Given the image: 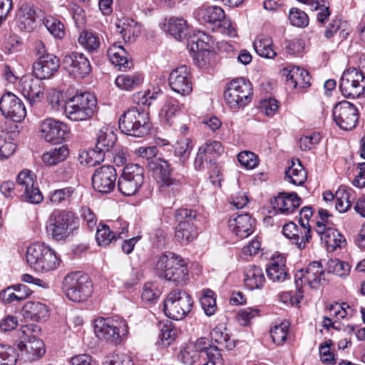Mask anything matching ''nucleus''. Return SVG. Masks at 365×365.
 <instances>
[{
	"label": "nucleus",
	"instance_id": "obj_1",
	"mask_svg": "<svg viewBox=\"0 0 365 365\" xmlns=\"http://www.w3.org/2000/svg\"><path fill=\"white\" fill-rule=\"evenodd\" d=\"M155 268L160 277L175 285H182L187 279L188 269L184 259L173 252H167L158 257Z\"/></svg>",
	"mask_w": 365,
	"mask_h": 365
},
{
	"label": "nucleus",
	"instance_id": "obj_2",
	"mask_svg": "<svg viewBox=\"0 0 365 365\" xmlns=\"http://www.w3.org/2000/svg\"><path fill=\"white\" fill-rule=\"evenodd\" d=\"M79 227V220L72 212L56 210L52 212L46 225L48 235L57 241L72 237Z\"/></svg>",
	"mask_w": 365,
	"mask_h": 365
},
{
	"label": "nucleus",
	"instance_id": "obj_3",
	"mask_svg": "<svg viewBox=\"0 0 365 365\" xmlns=\"http://www.w3.org/2000/svg\"><path fill=\"white\" fill-rule=\"evenodd\" d=\"M118 127L126 135L143 138L149 133L151 128L149 114L137 107L129 108L119 118Z\"/></svg>",
	"mask_w": 365,
	"mask_h": 365
},
{
	"label": "nucleus",
	"instance_id": "obj_4",
	"mask_svg": "<svg viewBox=\"0 0 365 365\" xmlns=\"http://www.w3.org/2000/svg\"><path fill=\"white\" fill-rule=\"evenodd\" d=\"M26 259L31 269L41 272L52 271L60 264L55 251L44 243L36 242L29 246Z\"/></svg>",
	"mask_w": 365,
	"mask_h": 365
},
{
	"label": "nucleus",
	"instance_id": "obj_5",
	"mask_svg": "<svg viewBox=\"0 0 365 365\" xmlns=\"http://www.w3.org/2000/svg\"><path fill=\"white\" fill-rule=\"evenodd\" d=\"M97 100L89 92L81 93L71 97L66 106V115L73 121L90 119L96 112Z\"/></svg>",
	"mask_w": 365,
	"mask_h": 365
},
{
	"label": "nucleus",
	"instance_id": "obj_6",
	"mask_svg": "<svg viewBox=\"0 0 365 365\" xmlns=\"http://www.w3.org/2000/svg\"><path fill=\"white\" fill-rule=\"evenodd\" d=\"M63 288L67 297L75 302L86 301L93 292L89 277L81 272L68 274L63 279Z\"/></svg>",
	"mask_w": 365,
	"mask_h": 365
},
{
	"label": "nucleus",
	"instance_id": "obj_7",
	"mask_svg": "<svg viewBox=\"0 0 365 365\" xmlns=\"http://www.w3.org/2000/svg\"><path fill=\"white\" fill-rule=\"evenodd\" d=\"M252 96V86L250 81L243 78L231 81L224 92L226 103L231 108H240L250 103Z\"/></svg>",
	"mask_w": 365,
	"mask_h": 365
},
{
	"label": "nucleus",
	"instance_id": "obj_8",
	"mask_svg": "<svg viewBox=\"0 0 365 365\" xmlns=\"http://www.w3.org/2000/svg\"><path fill=\"white\" fill-rule=\"evenodd\" d=\"M193 302L185 291L170 292L164 301V312L170 319H184L190 312Z\"/></svg>",
	"mask_w": 365,
	"mask_h": 365
},
{
	"label": "nucleus",
	"instance_id": "obj_9",
	"mask_svg": "<svg viewBox=\"0 0 365 365\" xmlns=\"http://www.w3.org/2000/svg\"><path fill=\"white\" fill-rule=\"evenodd\" d=\"M144 182V169L138 164H128L118 178V190L125 196L136 194Z\"/></svg>",
	"mask_w": 365,
	"mask_h": 365
},
{
	"label": "nucleus",
	"instance_id": "obj_10",
	"mask_svg": "<svg viewBox=\"0 0 365 365\" xmlns=\"http://www.w3.org/2000/svg\"><path fill=\"white\" fill-rule=\"evenodd\" d=\"M339 89L346 98H359L365 92V73L356 68L344 71L339 81Z\"/></svg>",
	"mask_w": 365,
	"mask_h": 365
},
{
	"label": "nucleus",
	"instance_id": "obj_11",
	"mask_svg": "<svg viewBox=\"0 0 365 365\" xmlns=\"http://www.w3.org/2000/svg\"><path fill=\"white\" fill-rule=\"evenodd\" d=\"M333 118L339 128L349 130L354 128L358 123L359 110L353 103L343 101L334 107Z\"/></svg>",
	"mask_w": 365,
	"mask_h": 365
},
{
	"label": "nucleus",
	"instance_id": "obj_12",
	"mask_svg": "<svg viewBox=\"0 0 365 365\" xmlns=\"http://www.w3.org/2000/svg\"><path fill=\"white\" fill-rule=\"evenodd\" d=\"M40 136L53 144L61 143L68 137L67 125L56 119L47 118L39 124Z\"/></svg>",
	"mask_w": 365,
	"mask_h": 365
},
{
	"label": "nucleus",
	"instance_id": "obj_13",
	"mask_svg": "<svg viewBox=\"0 0 365 365\" xmlns=\"http://www.w3.org/2000/svg\"><path fill=\"white\" fill-rule=\"evenodd\" d=\"M128 327L113 324V321H93V331L96 336L101 340L117 344L121 341L122 336L127 332Z\"/></svg>",
	"mask_w": 365,
	"mask_h": 365
},
{
	"label": "nucleus",
	"instance_id": "obj_14",
	"mask_svg": "<svg viewBox=\"0 0 365 365\" xmlns=\"http://www.w3.org/2000/svg\"><path fill=\"white\" fill-rule=\"evenodd\" d=\"M63 68L76 78H83L91 71L88 58L82 53L72 52L64 56Z\"/></svg>",
	"mask_w": 365,
	"mask_h": 365
},
{
	"label": "nucleus",
	"instance_id": "obj_15",
	"mask_svg": "<svg viewBox=\"0 0 365 365\" xmlns=\"http://www.w3.org/2000/svg\"><path fill=\"white\" fill-rule=\"evenodd\" d=\"M202 19L210 24H217L222 33L230 37L237 36V31L230 19L225 16L223 9L220 6H208L201 10Z\"/></svg>",
	"mask_w": 365,
	"mask_h": 365
},
{
	"label": "nucleus",
	"instance_id": "obj_16",
	"mask_svg": "<svg viewBox=\"0 0 365 365\" xmlns=\"http://www.w3.org/2000/svg\"><path fill=\"white\" fill-rule=\"evenodd\" d=\"M116 170L111 165H103L97 169L92 176V185L95 190L101 193H110L115 187Z\"/></svg>",
	"mask_w": 365,
	"mask_h": 365
},
{
	"label": "nucleus",
	"instance_id": "obj_17",
	"mask_svg": "<svg viewBox=\"0 0 365 365\" xmlns=\"http://www.w3.org/2000/svg\"><path fill=\"white\" fill-rule=\"evenodd\" d=\"M0 110L3 115L14 122H20L26 115V108L22 101L14 94L7 93L0 100Z\"/></svg>",
	"mask_w": 365,
	"mask_h": 365
},
{
	"label": "nucleus",
	"instance_id": "obj_18",
	"mask_svg": "<svg viewBox=\"0 0 365 365\" xmlns=\"http://www.w3.org/2000/svg\"><path fill=\"white\" fill-rule=\"evenodd\" d=\"M16 184L18 187H21V190H24L23 197L25 201L32 204H38L43 200L42 193L35 185L36 181L30 170L21 171L16 177Z\"/></svg>",
	"mask_w": 365,
	"mask_h": 365
},
{
	"label": "nucleus",
	"instance_id": "obj_19",
	"mask_svg": "<svg viewBox=\"0 0 365 365\" xmlns=\"http://www.w3.org/2000/svg\"><path fill=\"white\" fill-rule=\"evenodd\" d=\"M168 81L170 88L182 96H187L192 91L190 71L186 66H180L173 70Z\"/></svg>",
	"mask_w": 365,
	"mask_h": 365
},
{
	"label": "nucleus",
	"instance_id": "obj_20",
	"mask_svg": "<svg viewBox=\"0 0 365 365\" xmlns=\"http://www.w3.org/2000/svg\"><path fill=\"white\" fill-rule=\"evenodd\" d=\"M60 66L59 60L56 56L46 53L40 56L38 61L33 65V73L35 77L41 79H48L53 76Z\"/></svg>",
	"mask_w": 365,
	"mask_h": 365
},
{
	"label": "nucleus",
	"instance_id": "obj_21",
	"mask_svg": "<svg viewBox=\"0 0 365 365\" xmlns=\"http://www.w3.org/2000/svg\"><path fill=\"white\" fill-rule=\"evenodd\" d=\"M207 344L205 338H200L196 341L187 343L181 350L179 359L184 364L189 365H200L202 352Z\"/></svg>",
	"mask_w": 365,
	"mask_h": 365
},
{
	"label": "nucleus",
	"instance_id": "obj_22",
	"mask_svg": "<svg viewBox=\"0 0 365 365\" xmlns=\"http://www.w3.org/2000/svg\"><path fill=\"white\" fill-rule=\"evenodd\" d=\"M283 235L288 238L292 244L294 245L299 250H302L312 239L311 231L306 227H300L290 222L284 225Z\"/></svg>",
	"mask_w": 365,
	"mask_h": 365
},
{
	"label": "nucleus",
	"instance_id": "obj_23",
	"mask_svg": "<svg viewBox=\"0 0 365 365\" xmlns=\"http://www.w3.org/2000/svg\"><path fill=\"white\" fill-rule=\"evenodd\" d=\"M302 200L296 192H280L271 200L272 208L283 215H289L301 205Z\"/></svg>",
	"mask_w": 365,
	"mask_h": 365
},
{
	"label": "nucleus",
	"instance_id": "obj_24",
	"mask_svg": "<svg viewBox=\"0 0 365 365\" xmlns=\"http://www.w3.org/2000/svg\"><path fill=\"white\" fill-rule=\"evenodd\" d=\"M324 272L320 262L314 261L304 270L300 271V275L296 274V280H299L302 287V279H304L312 288H318L322 281H324Z\"/></svg>",
	"mask_w": 365,
	"mask_h": 365
},
{
	"label": "nucleus",
	"instance_id": "obj_25",
	"mask_svg": "<svg viewBox=\"0 0 365 365\" xmlns=\"http://www.w3.org/2000/svg\"><path fill=\"white\" fill-rule=\"evenodd\" d=\"M254 220L251 216L247 214L237 215L232 217L229 220V228L236 236L240 238H245L253 232Z\"/></svg>",
	"mask_w": 365,
	"mask_h": 365
},
{
	"label": "nucleus",
	"instance_id": "obj_26",
	"mask_svg": "<svg viewBox=\"0 0 365 365\" xmlns=\"http://www.w3.org/2000/svg\"><path fill=\"white\" fill-rule=\"evenodd\" d=\"M17 347L21 355L30 361L41 357L46 351L43 341L36 337H32L26 341H20Z\"/></svg>",
	"mask_w": 365,
	"mask_h": 365
},
{
	"label": "nucleus",
	"instance_id": "obj_27",
	"mask_svg": "<svg viewBox=\"0 0 365 365\" xmlns=\"http://www.w3.org/2000/svg\"><path fill=\"white\" fill-rule=\"evenodd\" d=\"M115 26L117 31L120 34L125 42L130 41L138 36L140 34L142 27L140 23L128 16L118 19Z\"/></svg>",
	"mask_w": 365,
	"mask_h": 365
},
{
	"label": "nucleus",
	"instance_id": "obj_28",
	"mask_svg": "<svg viewBox=\"0 0 365 365\" xmlns=\"http://www.w3.org/2000/svg\"><path fill=\"white\" fill-rule=\"evenodd\" d=\"M284 75H286L287 83L293 88H304L310 86L311 77L309 72L299 66L285 68Z\"/></svg>",
	"mask_w": 365,
	"mask_h": 365
},
{
	"label": "nucleus",
	"instance_id": "obj_29",
	"mask_svg": "<svg viewBox=\"0 0 365 365\" xmlns=\"http://www.w3.org/2000/svg\"><path fill=\"white\" fill-rule=\"evenodd\" d=\"M128 225L125 222L122 231L118 233L111 231L109 227L105 224H100L97 228L96 239L98 244L101 246H107L115 241L117 238L123 239L127 237Z\"/></svg>",
	"mask_w": 365,
	"mask_h": 365
},
{
	"label": "nucleus",
	"instance_id": "obj_30",
	"mask_svg": "<svg viewBox=\"0 0 365 365\" xmlns=\"http://www.w3.org/2000/svg\"><path fill=\"white\" fill-rule=\"evenodd\" d=\"M108 56L115 66L119 70H126L132 66V62L128 59V52L121 45L116 43L110 46L108 49Z\"/></svg>",
	"mask_w": 365,
	"mask_h": 365
},
{
	"label": "nucleus",
	"instance_id": "obj_31",
	"mask_svg": "<svg viewBox=\"0 0 365 365\" xmlns=\"http://www.w3.org/2000/svg\"><path fill=\"white\" fill-rule=\"evenodd\" d=\"M266 272L269 279L274 282H282L289 277L285 260L282 257L272 259Z\"/></svg>",
	"mask_w": 365,
	"mask_h": 365
},
{
	"label": "nucleus",
	"instance_id": "obj_32",
	"mask_svg": "<svg viewBox=\"0 0 365 365\" xmlns=\"http://www.w3.org/2000/svg\"><path fill=\"white\" fill-rule=\"evenodd\" d=\"M41 78L36 77H24L21 81L22 93L25 97L31 101H35L43 96V87Z\"/></svg>",
	"mask_w": 365,
	"mask_h": 365
},
{
	"label": "nucleus",
	"instance_id": "obj_33",
	"mask_svg": "<svg viewBox=\"0 0 365 365\" xmlns=\"http://www.w3.org/2000/svg\"><path fill=\"white\" fill-rule=\"evenodd\" d=\"M117 140L116 133L112 127H103L98 132L96 146L97 149L109 153Z\"/></svg>",
	"mask_w": 365,
	"mask_h": 365
},
{
	"label": "nucleus",
	"instance_id": "obj_34",
	"mask_svg": "<svg viewBox=\"0 0 365 365\" xmlns=\"http://www.w3.org/2000/svg\"><path fill=\"white\" fill-rule=\"evenodd\" d=\"M335 208L341 213H344L350 209L355 200L354 191L346 186H340L335 193Z\"/></svg>",
	"mask_w": 365,
	"mask_h": 365
},
{
	"label": "nucleus",
	"instance_id": "obj_35",
	"mask_svg": "<svg viewBox=\"0 0 365 365\" xmlns=\"http://www.w3.org/2000/svg\"><path fill=\"white\" fill-rule=\"evenodd\" d=\"M25 319H41L49 317V309L46 305L39 302H27L21 309Z\"/></svg>",
	"mask_w": 365,
	"mask_h": 365
},
{
	"label": "nucleus",
	"instance_id": "obj_36",
	"mask_svg": "<svg viewBox=\"0 0 365 365\" xmlns=\"http://www.w3.org/2000/svg\"><path fill=\"white\" fill-rule=\"evenodd\" d=\"M265 278L262 269L257 266H250L245 271V285L250 290L262 287Z\"/></svg>",
	"mask_w": 365,
	"mask_h": 365
},
{
	"label": "nucleus",
	"instance_id": "obj_37",
	"mask_svg": "<svg viewBox=\"0 0 365 365\" xmlns=\"http://www.w3.org/2000/svg\"><path fill=\"white\" fill-rule=\"evenodd\" d=\"M148 168L155 175L158 182L171 178L173 168L168 161L162 158H155L147 164Z\"/></svg>",
	"mask_w": 365,
	"mask_h": 365
},
{
	"label": "nucleus",
	"instance_id": "obj_38",
	"mask_svg": "<svg viewBox=\"0 0 365 365\" xmlns=\"http://www.w3.org/2000/svg\"><path fill=\"white\" fill-rule=\"evenodd\" d=\"M253 46L256 53L262 57L272 58L277 56V52L273 48L272 40L269 36H258L253 42Z\"/></svg>",
	"mask_w": 365,
	"mask_h": 365
},
{
	"label": "nucleus",
	"instance_id": "obj_39",
	"mask_svg": "<svg viewBox=\"0 0 365 365\" xmlns=\"http://www.w3.org/2000/svg\"><path fill=\"white\" fill-rule=\"evenodd\" d=\"M329 316H324L323 319H331L332 318H336L337 319H343L346 317L352 318L356 317V314H357L358 311L346 304V303H343L340 304L339 303H335L334 304H331L328 307Z\"/></svg>",
	"mask_w": 365,
	"mask_h": 365
},
{
	"label": "nucleus",
	"instance_id": "obj_40",
	"mask_svg": "<svg viewBox=\"0 0 365 365\" xmlns=\"http://www.w3.org/2000/svg\"><path fill=\"white\" fill-rule=\"evenodd\" d=\"M197 226L195 224L178 223L175 227V237L180 244H187L197 236Z\"/></svg>",
	"mask_w": 365,
	"mask_h": 365
},
{
	"label": "nucleus",
	"instance_id": "obj_41",
	"mask_svg": "<svg viewBox=\"0 0 365 365\" xmlns=\"http://www.w3.org/2000/svg\"><path fill=\"white\" fill-rule=\"evenodd\" d=\"M168 32L177 40L185 38L188 33L187 21L180 17H172L167 24Z\"/></svg>",
	"mask_w": 365,
	"mask_h": 365
},
{
	"label": "nucleus",
	"instance_id": "obj_42",
	"mask_svg": "<svg viewBox=\"0 0 365 365\" xmlns=\"http://www.w3.org/2000/svg\"><path fill=\"white\" fill-rule=\"evenodd\" d=\"M159 192L165 197L173 199L181 190L182 183L180 180L169 178L158 182Z\"/></svg>",
	"mask_w": 365,
	"mask_h": 365
},
{
	"label": "nucleus",
	"instance_id": "obj_43",
	"mask_svg": "<svg viewBox=\"0 0 365 365\" xmlns=\"http://www.w3.org/2000/svg\"><path fill=\"white\" fill-rule=\"evenodd\" d=\"M285 180L294 185H302L307 180V173L301 163L292 164L285 171Z\"/></svg>",
	"mask_w": 365,
	"mask_h": 365
},
{
	"label": "nucleus",
	"instance_id": "obj_44",
	"mask_svg": "<svg viewBox=\"0 0 365 365\" xmlns=\"http://www.w3.org/2000/svg\"><path fill=\"white\" fill-rule=\"evenodd\" d=\"M78 41L85 50L90 53L97 51L101 45L98 35L93 31L88 30L81 32Z\"/></svg>",
	"mask_w": 365,
	"mask_h": 365
},
{
	"label": "nucleus",
	"instance_id": "obj_45",
	"mask_svg": "<svg viewBox=\"0 0 365 365\" xmlns=\"http://www.w3.org/2000/svg\"><path fill=\"white\" fill-rule=\"evenodd\" d=\"M68 154L69 151L68 148L65 145H61L45 153L42 156V160L47 165H55L65 160L68 156Z\"/></svg>",
	"mask_w": 365,
	"mask_h": 365
},
{
	"label": "nucleus",
	"instance_id": "obj_46",
	"mask_svg": "<svg viewBox=\"0 0 365 365\" xmlns=\"http://www.w3.org/2000/svg\"><path fill=\"white\" fill-rule=\"evenodd\" d=\"M289 326V321H276L271 327L270 335L274 344L281 345L285 341Z\"/></svg>",
	"mask_w": 365,
	"mask_h": 365
},
{
	"label": "nucleus",
	"instance_id": "obj_47",
	"mask_svg": "<svg viewBox=\"0 0 365 365\" xmlns=\"http://www.w3.org/2000/svg\"><path fill=\"white\" fill-rule=\"evenodd\" d=\"M159 327L161 343L163 346H168L175 339L178 330L172 321H160Z\"/></svg>",
	"mask_w": 365,
	"mask_h": 365
},
{
	"label": "nucleus",
	"instance_id": "obj_48",
	"mask_svg": "<svg viewBox=\"0 0 365 365\" xmlns=\"http://www.w3.org/2000/svg\"><path fill=\"white\" fill-rule=\"evenodd\" d=\"M193 145L189 138H181L174 145V153L182 165H185L189 159Z\"/></svg>",
	"mask_w": 365,
	"mask_h": 365
},
{
	"label": "nucleus",
	"instance_id": "obj_49",
	"mask_svg": "<svg viewBox=\"0 0 365 365\" xmlns=\"http://www.w3.org/2000/svg\"><path fill=\"white\" fill-rule=\"evenodd\" d=\"M200 365H223V359L220 349L215 346L205 348L202 352Z\"/></svg>",
	"mask_w": 365,
	"mask_h": 365
},
{
	"label": "nucleus",
	"instance_id": "obj_50",
	"mask_svg": "<svg viewBox=\"0 0 365 365\" xmlns=\"http://www.w3.org/2000/svg\"><path fill=\"white\" fill-rule=\"evenodd\" d=\"M323 238L327 247H331L333 250L344 247L346 243L344 235L334 229H327L326 237Z\"/></svg>",
	"mask_w": 365,
	"mask_h": 365
},
{
	"label": "nucleus",
	"instance_id": "obj_51",
	"mask_svg": "<svg viewBox=\"0 0 365 365\" xmlns=\"http://www.w3.org/2000/svg\"><path fill=\"white\" fill-rule=\"evenodd\" d=\"M200 215L195 210L180 208L175 211V219L176 222L182 224L198 225Z\"/></svg>",
	"mask_w": 365,
	"mask_h": 365
},
{
	"label": "nucleus",
	"instance_id": "obj_52",
	"mask_svg": "<svg viewBox=\"0 0 365 365\" xmlns=\"http://www.w3.org/2000/svg\"><path fill=\"white\" fill-rule=\"evenodd\" d=\"M350 265L339 259H329L327 262L326 270L328 273H332L339 277H344L350 272Z\"/></svg>",
	"mask_w": 365,
	"mask_h": 365
},
{
	"label": "nucleus",
	"instance_id": "obj_53",
	"mask_svg": "<svg viewBox=\"0 0 365 365\" xmlns=\"http://www.w3.org/2000/svg\"><path fill=\"white\" fill-rule=\"evenodd\" d=\"M180 108L181 105L178 100L172 97L168 98L162 108L161 115L171 125L172 118L180 110Z\"/></svg>",
	"mask_w": 365,
	"mask_h": 365
},
{
	"label": "nucleus",
	"instance_id": "obj_54",
	"mask_svg": "<svg viewBox=\"0 0 365 365\" xmlns=\"http://www.w3.org/2000/svg\"><path fill=\"white\" fill-rule=\"evenodd\" d=\"M215 293L211 289L203 291V294L200 298V304L205 314L210 317L215 314L217 309Z\"/></svg>",
	"mask_w": 365,
	"mask_h": 365
},
{
	"label": "nucleus",
	"instance_id": "obj_55",
	"mask_svg": "<svg viewBox=\"0 0 365 365\" xmlns=\"http://www.w3.org/2000/svg\"><path fill=\"white\" fill-rule=\"evenodd\" d=\"M141 83V78L139 75L123 74L118 76L115 79V84L123 90H130L138 86Z\"/></svg>",
	"mask_w": 365,
	"mask_h": 365
},
{
	"label": "nucleus",
	"instance_id": "obj_56",
	"mask_svg": "<svg viewBox=\"0 0 365 365\" xmlns=\"http://www.w3.org/2000/svg\"><path fill=\"white\" fill-rule=\"evenodd\" d=\"M105 151L97 149H91L88 151H83L80 155V158H85V161L88 166H95L104 160Z\"/></svg>",
	"mask_w": 365,
	"mask_h": 365
},
{
	"label": "nucleus",
	"instance_id": "obj_57",
	"mask_svg": "<svg viewBox=\"0 0 365 365\" xmlns=\"http://www.w3.org/2000/svg\"><path fill=\"white\" fill-rule=\"evenodd\" d=\"M45 27L55 38H62L65 35L64 26L58 19L53 17H48L43 21Z\"/></svg>",
	"mask_w": 365,
	"mask_h": 365
},
{
	"label": "nucleus",
	"instance_id": "obj_58",
	"mask_svg": "<svg viewBox=\"0 0 365 365\" xmlns=\"http://www.w3.org/2000/svg\"><path fill=\"white\" fill-rule=\"evenodd\" d=\"M224 151V148L219 141H213L210 143H205L204 145L200 147V155L202 153H205L208 155V157L212 159L215 163L217 157L220 155ZM202 155H200V158Z\"/></svg>",
	"mask_w": 365,
	"mask_h": 365
},
{
	"label": "nucleus",
	"instance_id": "obj_59",
	"mask_svg": "<svg viewBox=\"0 0 365 365\" xmlns=\"http://www.w3.org/2000/svg\"><path fill=\"white\" fill-rule=\"evenodd\" d=\"M16 361L17 354L14 348L0 344V365H15Z\"/></svg>",
	"mask_w": 365,
	"mask_h": 365
},
{
	"label": "nucleus",
	"instance_id": "obj_60",
	"mask_svg": "<svg viewBox=\"0 0 365 365\" xmlns=\"http://www.w3.org/2000/svg\"><path fill=\"white\" fill-rule=\"evenodd\" d=\"M160 295L158 287L152 282H147L144 284L141 297L143 301L149 304L155 303Z\"/></svg>",
	"mask_w": 365,
	"mask_h": 365
},
{
	"label": "nucleus",
	"instance_id": "obj_61",
	"mask_svg": "<svg viewBox=\"0 0 365 365\" xmlns=\"http://www.w3.org/2000/svg\"><path fill=\"white\" fill-rule=\"evenodd\" d=\"M74 192L72 187H66L61 189L55 190L50 192L49 199L53 204H59L63 202L68 201Z\"/></svg>",
	"mask_w": 365,
	"mask_h": 365
},
{
	"label": "nucleus",
	"instance_id": "obj_62",
	"mask_svg": "<svg viewBox=\"0 0 365 365\" xmlns=\"http://www.w3.org/2000/svg\"><path fill=\"white\" fill-rule=\"evenodd\" d=\"M289 20L291 24L297 27H305L309 24V18L307 14L297 8L290 9Z\"/></svg>",
	"mask_w": 365,
	"mask_h": 365
},
{
	"label": "nucleus",
	"instance_id": "obj_63",
	"mask_svg": "<svg viewBox=\"0 0 365 365\" xmlns=\"http://www.w3.org/2000/svg\"><path fill=\"white\" fill-rule=\"evenodd\" d=\"M239 163L247 169H252L258 164V158L252 152L245 150L237 155Z\"/></svg>",
	"mask_w": 365,
	"mask_h": 365
},
{
	"label": "nucleus",
	"instance_id": "obj_64",
	"mask_svg": "<svg viewBox=\"0 0 365 365\" xmlns=\"http://www.w3.org/2000/svg\"><path fill=\"white\" fill-rule=\"evenodd\" d=\"M40 331L41 328L34 323L21 324L20 329L18 330V336L21 341H26L32 337H35L34 334L38 333Z\"/></svg>",
	"mask_w": 365,
	"mask_h": 365
}]
</instances>
